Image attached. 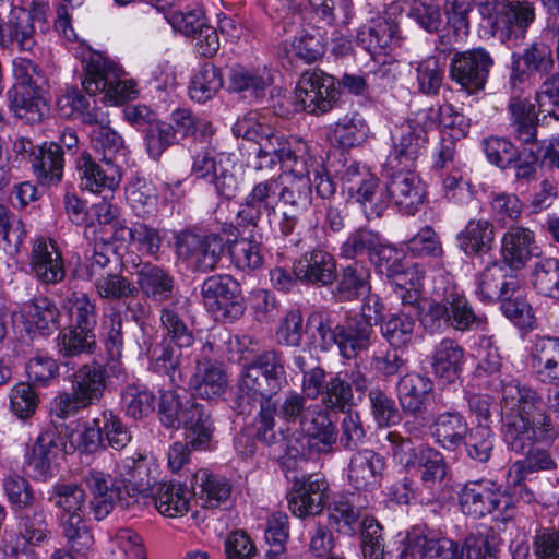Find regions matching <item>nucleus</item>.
I'll use <instances>...</instances> for the list:
<instances>
[{"label":"nucleus","instance_id":"4","mask_svg":"<svg viewBox=\"0 0 559 559\" xmlns=\"http://www.w3.org/2000/svg\"><path fill=\"white\" fill-rule=\"evenodd\" d=\"M421 324L430 333H440L448 329L466 332L485 330L487 319L474 311L457 285L448 283L440 299L432 300L423 313Z\"/></svg>","mask_w":559,"mask_h":559},{"label":"nucleus","instance_id":"30","mask_svg":"<svg viewBox=\"0 0 559 559\" xmlns=\"http://www.w3.org/2000/svg\"><path fill=\"white\" fill-rule=\"evenodd\" d=\"M294 274L304 284L328 286L336 278V262L333 255L324 250H311L294 263Z\"/></svg>","mask_w":559,"mask_h":559},{"label":"nucleus","instance_id":"56","mask_svg":"<svg viewBox=\"0 0 559 559\" xmlns=\"http://www.w3.org/2000/svg\"><path fill=\"white\" fill-rule=\"evenodd\" d=\"M416 321L404 312L390 314L381 322L382 336L392 348L407 347L415 337Z\"/></svg>","mask_w":559,"mask_h":559},{"label":"nucleus","instance_id":"5","mask_svg":"<svg viewBox=\"0 0 559 559\" xmlns=\"http://www.w3.org/2000/svg\"><path fill=\"white\" fill-rule=\"evenodd\" d=\"M107 370L93 360L82 365L70 377L71 392L59 393L52 402V412L59 418H68L99 402L106 389Z\"/></svg>","mask_w":559,"mask_h":559},{"label":"nucleus","instance_id":"9","mask_svg":"<svg viewBox=\"0 0 559 559\" xmlns=\"http://www.w3.org/2000/svg\"><path fill=\"white\" fill-rule=\"evenodd\" d=\"M280 178V201L301 213L312 203V188L322 199L331 198L336 191V183L324 170H314L313 178L309 177V164L304 165L300 173L283 171Z\"/></svg>","mask_w":559,"mask_h":559},{"label":"nucleus","instance_id":"21","mask_svg":"<svg viewBox=\"0 0 559 559\" xmlns=\"http://www.w3.org/2000/svg\"><path fill=\"white\" fill-rule=\"evenodd\" d=\"M328 490V483L318 474L296 478L287 493L288 509L300 519L320 514L329 498Z\"/></svg>","mask_w":559,"mask_h":559},{"label":"nucleus","instance_id":"44","mask_svg":"<svg viewBox=\"0 0 559 559\" xmlns=\"http://www.w3.org/2000/svg\"><path fill=\"white\" fill-rule=\"evenodd\" d=\"M374 336V330L365 321H356L347 317L338 326V349L346 359L355 358L359 353L367 350Z\"/></svg>","mask_w":559,"mask_h":559},{"label":"nucleus","instance_id":"51","mask_svg":"<svg viewBox=\"0 0 559 559\" xmlns=\"http://www.w3.org/2000/svg\"><path fill=\"white\" fill-rule=\"evenodd\" d=\"M63 151L57 142H44L37 155L33 157L32 168L37 178L46 183H57L63 174Z\"/></svg>","mask_w":559,"mask_h":559},{"label":"nucleus","instance_id":"53","mask_svg":"<svg viewBox=\"0 0 559 559\" xmlns=\"http://www.w3.org/2000/svg\"><path fill=\"white\" fill-rule=\"evenodd\" d=\"M426 116L425 121L432 130L436 127H441L451 131L448 138L465 136L468 132L469 124L463 114L455 110L451 104H443L438 107H429L420 110Z\"/></svg>","mask_w":559,"mask_h":559},{"label":"nucleus","instance_id":"40","mask_svg":"<svg viewBox=\"0 0 559 559\" xmlns=\"http://www.w3.org/2000/svg\"><path fill=\"white\" fill-rule=\"evenodd\" d=\"M85 121L93 126L91 130L92 147L102 154L103 162L116 164L119 156H124L126 146L122 138L107 124V117L99 119L87 112Z\"/></svg>","mask_w":559,"mask_h":559},{"label":"nucleus","instance_id":"60","mask_svg":"<svg viewBox=\"0 0 559 559\" xmlns=\"http://www.w3.org/2000/svg\"><path fill=\"white\" fill-rule=\"evenodd\" d=\"M222 86L223 80L218 69L211 63H205L192 76L189 95L198 103H206L216 95Z\"/></svg>","mask_w":559,"mask_h":559},{"label":"nucleus","instance_id":"52","mask_svg":"<svg viewBox=\"0 0 559 559\" xmlns=\"http://www.w3.org/2000/svg\"><path fill=\"white\" fill-rule=\"evenodd\" d=\"M368 133L366 120L359 114H353L330 126L329 140L341 147H353L366 141Z\"/></svg>","mask_w":559,"mask_h":559},{"label":"nucleus","instance_id":"32","mask_svg":"<svg viewBox=\"0 0 559 559\" xmlns=\"http://www.w3.org/2000/svg\"><path fill=\"white\" fill-rule=\"evenodd\" d=\"M433 381L418 372H408L396 383L399 404L405 414L417 415L427 409L433 393Z\"/></svg>","mask_w":559,"mask_h":559},{"label":"nucleus","instance_id":"39","mask_svg":"<svg viewBox=\"0 0 559 559\" xmlns=\"http://www.w3.org/2000/svg\"><path fill=\"white\" fill-rule=\"evenodd\" d=\"M227 388V377L212 360H198L195 371L188 382V389L202 399L221 396Z\"/></svg>","mask_w":559,"mask_h":559},{"label":"nucleus","instance_id":"20","mask_svg":"<svg viewBox=\"0 0 559 559\" xmlns=\"http://www.w3.org/2000/svg\"><path fill=\"white\" fill-rule=\"evenodd\" d=\"M493 60L484 48L455 53L451 61V79L468 94L484 90Z\"/></svg>","mask_w":559,"mask_h":559},{"label":"nucleus","instance_id":"37","mask_svg":"<svg viewBox=\"0 0 559 559\" xmlns=\"http://www.w3.org/2000/svg\"><path fill=\"white\" fill-rule=\"evenodd\" d=\"M136 290L148 299L164 302L175 293V278L170 272L159 265L145 263L136 272Z\"/></svg>","mask_w":559,"mask_h":559},{"label":"nucleus","instance_id":"43","mask_svg":"<svg viewBox=\"0 0 559 559\" xmlns=\"http://www.w3.org/2000/svg\"><path fill=\"white\" fill-rule=\"evenodd\" d=\"M468 425L459 412L438 414L431 424V435L436 442L445 450H456L466 439Z\"/></svg>","mask_w":559,"mask_h":559},{"label":"nucleus","instance_id":"34","mask_svg":"<svg viewBox=\"0 0 559 559\" xmlns=\"http://www.w3.org/2000/svg\"><path fill=\"white\" fill-rule=\"evenodd\" d=\"M532 368L546 384H559V337L537 336L531 350Z\"/></svg>","mask_w":559,"mask_h":559},{"label":"nucleus","instance_id":"14","mask_svg":"<svg viewBox=\"0 0 559 559\" xmlns=\"http://www.w3.org/2000/svg\"><path fill=\"white\" fill-rule=\"evenodd\" d=\"M225 243L216 234L201 235L183 230L176 236L175 249L179 258L198 271L209 272L221 260Z\"/></svg>","mask_w":559,"mask_h":559},{"label":"nucleus","instance_id":"55","mask_svg":"<svg viewBox=\"0 0 559 559\" xmlns=\"http://www.w3.org/2000/svg\"><path fill=\"white\" fill-rule=\"evenodd\" d=\"M159 321L167 337L178 347H189L193 344L194 337L182 317V308L179 301L162 307Z\"/></svg>","mask_w":559,"mask_h":559},{"label":"nucleus","instance_id":"8","mask_svg":"<svg viewBox=\"0 0 559 559\" xmlns=\"http://www.w3.org/2000/svg\"><path fill=\"white\" fill-rule=\"evenodd\" d=\"M310 159L306 142L271 130L259 141L253 169L255 171L272 170L281 165L284 168L283 171L300 173Z\"/></svg>","mask_w":559,"mask_h":559},{"label":"nucleus","instance_id":"15","mask_svg":"<svg viewBox=\"0 0 559 559\" xmlns=\"http://www.w3.org/2000/svg\"><path fill=\"white\" fill-rule=\"evenodd\" d=\"M340 91L335 80L320 69L304 72L298 81L296 98L305 111L321 116L329 112L336 104Z\"/></svg>","mask_w":559,"mask_h":559},{"label":"nucleus","instance_id":"33","mask_svg":"<svg viewBox=\"0 0 559 559\" xmlns=\"http://www.w3.org/2000/svg\"><path fill=\"white\" fill-rule=\"evenodd\" d=\"M80 186L93 193L114 191L120 182L118 166L111 162L96 163L90 154H82L78 160Z\"/></svg>","mask_w":559,"mask_h":559},{"label":"nucleus","instance_id":"58","mask_svg":"<svg viewBox=\"0 0 559 559\" xmlns=\"http://www.w3.org/2000/svg\"><path fill=\"white\" fill-rule=\"evenodd\" d=\"M243 370L259 372L280 391L287 383L283 355L274 349L258 355Z\"/></svg>","mask_w":559,"mask_h":559},{"label":"nucleus","instance_id":"36","mask_svg":"<svg viewBox=\"0 0 559 559\" xmlns=\"http://www.w3.org/2000/svg\"><path fill=\"white\" fill-rule=\"evenodd\" d=\"M399 26L386 19L372 20L357 33V43L371 56L386 53L399 45Z\"/></svg>","mask_w":559,"mask_h":559},{"label":"nucleus","instance_id":"16","mask_svg":"<svg viewBox=\"0 0 559 559\" xmlns=\"http://www.w3.org/2000/svg\"><path fill=\"white\" fill-rule=\"evenodd\" d=\"M457 501L461 511L474 519L507 509L510 504V498L502 487L488 479L464 484L457 493Z\"/></svg>","mask_w":559,"mask_h":559},{"label":"nucleus","instance_id":"42","mask_svg":"<svg viewBox=\"0 0 559 559\" xmlns=\"http://www.w3.org/2000/svg\"><path fill=\"white\" fill-rule=\"evenodd\" d=\"M464 349L452 338H442L432 353V371L439 379L453 382L460 377L464 364Z\"/></svg>","mask_w":559,"mask_h":559},{"label":"nucleus","instance_id":"35","mask_svg":"<svg viewBox=\"0 0 559 559\" xmlns=\"http://www.w3.org/2000/svg\"><path fill=\"white\" fill-rule=\"evenodd\" d=\"M507 267L499 262L486 266L475 280V294L483 302L500 300L504 295L518 289V282L507 275Z\"/></svg>","mask_w":559,"mask_h":559},{"label":"nucleus","instance_id":"29","mask_svg":"<svg viewBox=\"0 0 559 559\" xmlns=\"http://www.w3.org/2000/svg\"><path fill=\"white\" fill-rule=\"evenodd\" d=\"M50 537L47 513L44 509L27 511L19 518L17 536L14 542H7L4 554L16 557L24 552L29 545L38 546Z\"/></svg>","mask_w":559,"mask_h":559},{"label":"nucleus","instance_id":"26","mask_svg":"<svg viewBox=\"0 0 559 559\" xmlns=\"http://www.w3.org/2000/svg\"><path fill=\"white\" fill-rule=\"evenodd\" d=\"M29 267L32 274L44 284H57L64 278L62 255L55 240L46 237L34 240Z\"/></svg>","mask_w":559,"mask_h":559},{"label":"nucleus","instance_id":"2","mask_svg":"<svg viewBox=\"0 0 559 559\" xmlns=\"http://www.w3.org/2000/svg\"><path fill=\"white\" fill-rule=\"evenodd\" d=\"M159 418L167 428L185 429V440L192 450L204 449L211 441L214 425L205 405L176 390L160 395Z\"/></svg>","mask_w":559,"mask_h":559},{"label":"nucleus","instance_id":"47","mask_svg":"<svg viewBox=\"0 0 559 559\" xmlns=\"http://www.w3.org/2000/svg\"><path fill=\"white\" fill-rule=\"evenodd\" d=\"M273 82L271 72L265 68L247 69L234 67L228 74L229 90L243 93V97L260 98Z\"/></svg>","mask_w":559,"mask_h":559},{"label":"nucleus","instance_id":"24","mask_svg":"<svg viewBox=\"0 0 559 559\" xmlns=\"http://www.w3.org/2000/svg\"><path fill=\"white\" fill-rule=\"evenodd\" d=\"M64 447L63 437L55 430L41 432L26 452V466L32 476L38 480L52 477L56 471V460Z\"/></svg>","mask_w":559,"mask_h":559},{"label":"nucleus","instance_id":"7","mask_svg":"<svg viewBox=\"0 0 559 559\" xmlns=\"http://www.w3.org/2000/svg\"><path fill=\"white\" fill-rule=\"evenodd\" d=\"M280 390L267 381L259 372H250L242 370L238 382V403L245 413V404L259 401L260 409L255 417V436L259 440L266 444H272L276 441L277 435L275 431V413L276 404L272 397L276 395Z\"/></svg>","mask_w":559,"mask_h":559},{"label":"nucleus","instance_id":"45","mask_svg":"<svg viewBox=\"0 0 559 559\" xmlns=\"http://www.w3.org/2000/svg\"><path fill=\"white\" fill-rule=\"evenodd\" d=\"M191 487L204 508L219 507L231 492V486L224 477L214 475L207 469H199L193 474Z\"/></svg>","mask_w":559,"mask_h":559},{"label":"nucleus","instance_id":"50","mask_svg":"<svg viewBox=\"0 0 559 559\" xmlns=\"http://www.w3.org/2000/svg\"><path fill=\"white\" fill-rule=\"evenodd\" d=\"M370 270L360 262H353L336 274L334 296L340 301H350L370 289Z\"/></svg>","mask_w":559,"mask_h":559},{"label":"nucleus","instance_id":"25","mask_svg":"<svg viewBox=\"0 0 559 559\" xmlns=\"http://www.w3.org/2000/svg\"><path fill=\"white\" fill-rule=\"evenodd\" d=\"M478 10L492 25L509 29L513 26L525 29L535 19L534 8L527 1L480 0Z\"/></svg>","mask_w":559,"mask_h":559},{"label":"nucleus","instance_id":"1","mask_svg":"<svg viewBox=\"0 0 559 559\" xmlns=\"http://www.w3.org/2000/svg\"><path fill=\"white\" fill-rule=\"evenodd\" d=\"M502 438L508 449L525 454L512 467L513 479L557 469L551 447L559 440V421L546 407L544 395L516 379L501 381Z\"/></svg>","mask_w":559,"mask_h":559},{"label":"nucleus","instance_id":"17","mask_svg":"<svg viewBox=\"0 0 559 559\" xmlns=\"http://www.w3.org/2000/svg\"><path fill=\"white\" fill-rule=\"evenodd\" d=\"M84 481L93 496L91 508L96 520L105 519L116 506L130 508L133 500L127 496L121 478L98 469H90Z\"/></svg>","mask_w":559,"mask_h":559},{"label":"nucleus","instance_id":"63","mask_svg":"<svg viewBox=\"0 0 559 559\" xmlns=\"http://www.w3.org/2000/svg\"><path fill=\"white\" fill-rule=\"evenodd\" d=\"M418 465L423 485L432 489L440 484L447 475V463L443 455L431 447H420L418 450Z\"/></svg>","mask_w":559,"mask_h":559},{"label":"nucleus","instance_id":"23","mask_svg":"<svg viewBox=\"0 0 559 559\" xmlns=\"http://www.w3.org/2000/svg\"><path fill=\"white\" fill-rule=\"evenodd\" d=\"M156 469L152 459L136 454L122 459L116 466V474L121 478L127 496L136 502L138 496L148 495L153 490Z\"/></svg>","mask_w":559,"mask_h":559},{"label":"nucleus","instance_id":"46","mask_svg":"<svg viewBox=\"0 0 559 559\" xmlns=\"http://www.w3.org/2000/svg\"><path fill=\"white\" fill-rule=\"evenodd\" d=\"M456 242L466 255L485 254L495 242V227L487 219H471L457 234Z\"/></svg>","mask_w":559,"mask_h":559},{"label":"nucleus","instance_id":"13","mask_svg":"<svg viewBox=\"0 0 559 559\" xmlns=\"http://www.w3.org/2000/svg\"><path fill=\"white\" fill-rule=\"evenodd\" d=\"M301 391L307 399L321 397V406L331 411L345 412L353 400V391L341 374H328L321 367L304 372Z\"/></svg>","mask_w":559,"mask_h":559},{"label":"nucleus","instance_id":"3","mask_svg":"<svg viewBox=\"0 0 559 559\" xmlns=\"http://www.w3.org/2000/svg\"><path fill=\"white\" fill-rule=\"evenodd\" d=\"M280 419L296 426L314 442L320 452H328L336 441L335 426L328 412L320 404H312L300 392L289 390L276 405Z\"/></svg>","mask_w":559,"mask_h":559},{"label":"nucleus","instance_id":"59","mask_svg":"<svg viewBox=\"0 0 559 559\" xmlns=\"http://www.w3.org/2000/svg\"><path fill=\"white\" fill-rule=\"evenodd\" d=\"M63 307L74 322L72 328L94 332L97 323L96 306L85 293H71L66 298Z\"/></svg>","mask_w":559,"mask_h":559},{"label":"nucleus","instance_id":"62","mask_svg":"<svg viewBox=\"0 0 559 559\" xmlns=\"http://www.w3.org/2000/svg\"><path fill=\"white\" fill-rule=\"evenodd\" d=\"M228 250L234 265L239 270L254 271L263 265L261 243L253 238L237 239L229 245Z\"/></svg>","mask_w":559,"mask_h":559},{"label":"nucleus","instance_id":"10","mask_svg":"<svg viewBox=\"0 0 559 559\" xmlns=\"http://www.w3.org/2000/svg\"><path fill=\"white\" fill-rule=\"evenodd\" d=\"M343 188L360 204L366 217H379L389 204L386 186L359 162H352L342 174Z\"/></svg>","mask_w":559,"mask_h":559},{"label":"nucleus","instance_id":"18","mask_svg":"<svg viewBox=\"0 0 559 559\" xmlns=\"http://www.w3.org/2000/svg\"><path fill=\"white\" fill-rule=\"evenodd\" d=\"M280 187L278 176L255 181L239 204L237 224L255 227L263 215H274L280 202Z\"/></svg>","mask_w":559,"mask_h":559},{"label":"nucleus","instance_id":"22","mask_svg":"<svg viewBox=\"0 0 559 559\" xmlns=\"http://www.w3.org/2000/svg\"><path fill=\"white\" fill-rule=\"evenodd\" d=\"M223 162L222 155L210 150H202L192 156L191 174L214 185L217 193L226 199L235 197L238 180Z\"/></svg>","mask_w":559,"mask_h":559},{"label":"nucleus","instance_id":"48","mask_svg":"<svg viewBox=\"0 0 559 559\" xmlns=\"http://www.w3.org/2000/svg\"><path fill=\"white\" fill-rule=\"evenodd\" d=\"M152 491L155 508L168 518L182 516L189 510L190 490L180 483L156 484Z\"/></svg>","mask_w":559,"mask_h":559},{"label":"nucleus","instance_id":"28","mask_svg":"<svg viewBox=\"0 0 559 559\" xmlns=\"http://www.w3.org/2000/svg\"><path fill=\"white\" fill-rule=\"evenodd\" d=\"M385 469V459L371 449L355 452L348 463L347 477L357 490H374L380 487Z\"/></svg>","mask_w":559,"mask_h":559},{"label":"nucleus","instance_id":"49","mask_svg":"<svg viewBox=\"0 0 559 559\" xmlns=\"http://www.w3.org/2000/svg\"><path fill=\"white\" fill-rule=\"evenodd\" d=\"M508 111L513 136L523 144L534 143L537 136V116L534 105L526 99L512 96Z\"/></svg>","mask_w":559,"mask_h":559},{"label":"nucleus","instance_id":"19","mask_svg":"<svg viewBox=\"0 0 559 559\" xmlns=\"http://www.w3.org/2000/svg\"><path fill=\"white\" fill-rule=\"evenodd\" d=\"M45 5H36L31 10L15 7L11 10L8 21L0 22V46L16 47L20 51H32L36 46L35 21L44 19Z\"/></svg>","mask_w":559,"mask_h":559},{"label":"nucleus","instance_id":"6","mask_svg":"<svg viewBox=\"0 0 559 559\" xmlns=\"http://www.w3.org/2000/svg\"><path fill=\"white\" fill-rule=\"evenodd\" d=\"M123 70L100 52H92L85 60L82 86L90 95L104 92V98L118 105L135 99L139 91L136 82L123 78Z\"/></svg>","mask_w":559,"mask_h":559},{"label":"nucleus","instance_id":"54","mask_svg":"<svg viewBox=\"0 0 559 559\" xmlns=\"http://www.w3.org/2000/svg\"><path fill=\"white\" fill-rule=\"evenodd\" d=\"M97 347L96 335L92 331L69 328L61 331L57 337L58 354L61 358L92 355Z\"/></svg>","mask_w":559,"mask_h":559},{"label":"nucleus","instance_id":"38","mask_svg":"<svg viewBox=\"0 0 559 559\" xmlns=\"http://www.w3.org/2000/svg\"><path fill=\"white\" fill-rule=\"evenodd\" d=\"M7 96L15 116L31 123L40 121L47 111L41 85H13Z\"/></svg>","mask_w":559,"mask_h":559},{"label":"nucleus","instance_id":"61","mask_svg":"<svg viewBox=\"0 0 559 559\" xmlns=\"http://www.w3.org/2000/svg\"><path fill=\"white\" fill-rule=\"evenodd\" d=\"M532 284L538 294L559 299V259L544 258L537 261Z\"/></svg>","mask_w":559,"mask_h":559},{"label":"nucleus","instance_id":"12","mask_svg":"<svg viewBox=\"0 0 559 559\" xmlns=\"http://www.w3.org/2000/svg\"><path fill=\"white\" fill-rule=\"evenodd\" d=\"M204 307L216 319L235 321L245 312L243 298L238 283L228 275L211 276L201 287Z\"/></svg>","mask_w":559,"mask_h":559},{"label":"nucleus","instance_id":"27","mask_svg":"<svg viewBox=\"0 0 559 559\" xmlns=\"http://www.w3.org/2000/svg\"><path fill=\"white\" fill-rule=\"evenodd\" d=\"M13 321L22 323L28 333L36 330L43 335H49L60 326V310L52 300L40 296L23 304L13 313Z\"/></svg>","mask_w":559,"mask_h":559},{"label":"nucleus","instance_id":"31","mask_svg":"<svg viewBox=\"0 0 559 559\" xmlns=\"http://www.w3.org/2000/svg\"><path fill=\"white\" fill-rule=\"evenodd\" d=\"M386 194L389 202L392 201L402 213L414 215L424 202L425 189L420 178L414 173L397 171L386 185Z\"/></svg>","mask_w":559,"mask_h":559},{"label":"nucleus","instance_id":"41","mask_svg":"<svg viewBox=\"0 0 559 559\" xmlns=\"http://www.w3.org/2000/svg\"><path fill=\"white\" fill-rule=\"evenodd\" d=\"M534 233L522 226H511L501 239L503 261L513 269L522 267L533 255Z\"/></svg>","mask_w":559,"mask_h":559},{"label":"nucleus","instance_id":"64","mask_svg":"<svg viewBox=\"0 0 559 559\" xmlns=\"http://www.w3.org/2000/svg\"><path fill=\"white\" fill-rule=\"evenodd\" d=\"M155 396L142 385L128 384L121 392V406L129 417L141 419L154 409Z\"/></svg>","mask_w":559,"mask_h":559},{"label":"nucleus","instance_id":"57","mask_svg":"<svg viewBox=\"0 0 559 559\" xmlns=\"http://www.w3.org/2000/svg\"><path fill=\"white\" fill-rule=\"evenodd\" d=\"M49 500L68 515L67 520L79 521L83 519L85 493L79 485L64 483L56 484Z\"/></svg>","mask_w":559,"mask_h":559},{"label":"nucleus","instance_id":"11","mask_svg":"<svg viewBox=\"0 0 559 559\" xmlns=\"http://www.w3.org/2000/svg\"><path fill=\"white\" fill-rule=\"evenodd\" d=\"M425 117L419 110L392 131V148L389 155L391 164L409 168L426 151L430 130Z\"/></svg>","mask_w":559,"mask_h":559}]
</instances>
